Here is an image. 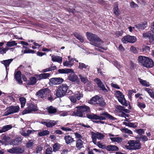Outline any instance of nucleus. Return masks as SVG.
<instances>
[{"instance_id": "59", "label": "nucleus", "mask_w": 154, "mask_h": 154, "mask_svg": "<svg viewBox=\"0 0 154 154\" xmlns=\"http://www.w3.org/2000/svg\"><path fill=\"white\" fill-rule=\"evenodd\" d=\"M97 145L100 148L104 149L106 148V147L102 143H101L100 142H99L97 143Z\"/></svg>"}, {"instance_id": "4", "label": "nucleus", "mask_w": 154, "mask_h": 154, "mask_svg": "<svg viewBox=\"0 0 154 154\" xmlns=\"http://www.w3.org/2000/svg\"><path fill=\"white\" fill-rule=\"evenodd\" d=\"M76 108L77 109L76 112H73L72 114V116L81 117L83 116V112H88L90 111V108L85 105L77 106Z\"/></svg>"}, {"instance_id": "7", "label": "nucleus", "mask_w": 154, "mask_h": 154, "mask_svg": "<svg viewBox=\"0 0 154 154\" xmlns=\"http://www.w3.org/2000/svg\"><path fill=\"white\" fill-rule=\"evenodd\" d=\"M20 107L19 106H11L7 107L5 109L3 116H7L8 115L17 112L19 111Z\"/></svg>"}, {"instance_id": "42", "label": "nucleus", "mask_w": 154, "mask_h": 154, "mask_svg": "<svg viewBox=\"0 0 154 154\" xmlns=\"http://www.w3.org/2000/svg\"><path fill=\"white\" fill-rule=\"evenodd\" d=\"M19 100L21 104V107H23L26 103V99L23 97H21L20 98Z\"/></svg>"}, {"instance_id": "63", "label": "nucleus", "mask_w": 154, "mask_h": 154, "mask_svg": "<svg viewBox=\"0 0 154 154\" xmlns=\"http://www.w3.org/2000/svg\"><path fill=\"white\" fill-rule=\"evenodd\" d=\"M61 129L62 130L65 131H72V129L70 128H66L64 127H60Z\"/></svg>"}, {"instance_id": "55", "label": "nucleus", "mask_w": 154, "mask_h": 154, "mask_svg": "<svg viewBox=\"0 0 154 154\" xmlns=\"http://www.w3.org/2000/svg\"><path fill=\"white\" fill-rule=\"evenodd\" d=\"M17 153H22L24 151V148L23 147H16Z\"/></svg>"}, {"instance_id": "25", "label": "nucleus", "mask_w": 154, "mask_h": 154, "mask_svg": "<svg viewBox=\"0 0 154 154\" xmlns=\"http://www.w3.org/2000/svg\"><path fill=\"white\" fill-rule=\"evenodd\" d=\"M52 60L54 62H57L59 63H61L62 61V58L58 56L53 55L51 57Z\"/></svg>"}, {"instance_id": "58", "label": "nucleus", "mask_w": 154, "mask_h": 154, "mask_svg": "<svg viewBox=\"0 0 154 154\" xmlns=\"http://www.w3.org/2000/svg\"><path fill=\"white\" fill-rule=\"evenodd\" d=\"M137 106L141 109L144 108L146 107V105L144 103L140 102L138 103Z\"/></svg>"}, {"instance_id": "1", "label": "nucleus", "mask_w": 154, "mask_h": 154, "mask_svg": "<svg viewBox=\"0 0 154 154\" xmlns=\"http://www.w3.org/2000/svg\"><path fill=\"white\" fill-rule=\"evenodd\" d=\"M86 35L88 39L91 42L90 43L91 45L100 48L101 45L103 43V42L95 34L87 32Z\"/></svg>"}, {"instance_id": "14", "label": "nucleus", "mask_w": 154, "mask_h": 154, "mask_svg": "<svg viewBox=\"0 0 154 154\" xmlns=\"http://www.w3.org/2000/svg\"><path fill=\"white\" fill-rule=\"evenodd\" d=\"M11 139L10 137L4 136L3 137L2 140H0V143L5 145H10V143H11Z\"/></svg>"}, {"instance_id": "17", "label": "nucleus", "mask_w": 154, "mask_h": 154, "mask_svg": "<svg viewBox=\"0 0 154 154\" xmlns=\"http://www.w3.org/2000/svg\"><path fill=\"white\" fill-rule=\"evenodd\" d=\"M109 135L110 136V139L111 140L114 142L120 143L123 140V138L121 137H114V135L111 134H109Z\"/></svg>"}, {"instance_id": "30", "label": "nucleus", "mask_w": 154, "mask_h": 154, "mask_svg": "<svg viewBox=\"0 0 154 154\" xmlns=\"http://www.w3.org/2000/svg\"><path fill=\"white\" fill-rule=\"evenodd\" d=\"M49 131L47 130H42L39 132L38 135L40 137L49 134Z\"/></svg>"}, {"instance_id": "57", "label": "nucleus", "mask_w": 154, "mask_h": 154, "mask_svg": "<svg viewBox=\"0 0 154 154\" xmlns=\"http://www.w3.org/2000/svg\"><path fill=\"white\" fill-rule=\"evenodd\" d=\"M60 147V145L58 143H55L53 146L54 151H56L58 150Z\"/></svg>"}, {"instance_id": "38", "label": "nucleus", "mask_w": 154, "mask_h": 154, "mask_svg": "<svg viewBox=\"0 0 154 154\" xmlns=\"http://www.w3.org/2000/svg\"><path fill=\"white\" fill-rule=\"evenodd\" d=\"M69 111H60L58 112V114L61 117H64L68 115Z\"/></svg>"}, {"instance_id": "54", "label": "nucleus", "mask_w": 154, "mask_h": 154, "mask_svg": "<svg viewBox=\"0 0 154 154\" xmlns=\"http://www.w3.org/2000/svg\"><path fill=\"white\" fill-rule=\"evenodd\" d=\"M135 131L140 135L144 134V130L142 129L136 130Z\"/></svg>"}, {"instance_id": "56", "label": "nucleus", "mask_w": 154, "mask_h": 154, "mask_svg": "<svg viewBox=\"0 0 154 154\" xmlns=\"http://www.w3.org/2000/svg\"><path fill=\"white\" fill-rule=\"evenodd\" d=\"M8 50V48H0V54H5Z\"/></svg>"}, {"instance_id": "53", "label": "nucleus", "mask_w": 154, "mask_h": 154, "mask_svg": "<svg viewBox=\"0 0 154 154\" xmlns=\"http://www.w3.org/2000/svg\"><path fill=\"white\" fill-rule=\"evenodd\" d=\"M122 131L124 133H127L130 134H133L132 131L127 128H124L122 129Z\"/></svg>"}, {"instance_id": "28", "label": "nucleus", "mask_w": 154, "mask_h": 154, "mask_svg": "<svg viewBox=\"0 0 154 154\" xmlns=\"http://www.w3.org/2000/svg\"><path fill=\"white\" fill-rule=\"evenodd\" d=\"M98 97L97 95L94 97L89 101L88 103L93 104H97Z\"/></svg>"}, {"instance_id": "21", "label": "nucleus", "mask_w": 154, "mask_h": 154, "mask_svg": "<svg viewBox=\"0 0 154 154\" xmlns=\"http://www.w3.org/2000/svg\"><path fill=\"white\" fill-rule=\"evenodd\" d=\"M147 23L146 22L139 24L136 25V28L140 31L146 28L147 26Z\"/></svg>"}, {"instance_id": "64", "label": "nucleus", "mask_w": 154, "mask_h": 154, "mask_svg": "<svg viewBox=\"0 0 154 154\" xmlns=\"http://www.w3.org/2000/svg\"><path fill=\"white\" fill-rule=\"evenodd\" d=\"M150 42L152 44H154V37L153 35L149 39Z\"/></svg>"}, {"instance_id": "9", "label": "nucleus", "mask_w": 154, "mask_h": 154, "mask_svg": "<svg viewBox=\"0 0 154 154\" xmlns=\"http://www.w3.org/2000/svg\"><path fill=\"white\" fill-rule=\"evenodd\" d=\"M137 39L134 36L128 35L124 36L121 39L122 42L125 44L128 43H133L136 42Z\"/></svg>"}, {"instance_id": "50", "label": "nucleus", "mask_w": 154, "mask_h": 154, "mask_svg": "<svg viewBox=\"0 0 154 154\" xmlns=\"http://www.w3.org/2000/svg\"><path fill=\"white\" fill-rule=\"evenodd\" d=\"M150 47L149 46L144 45L142 47V50L143 52H148L150 51Z\"/></svg>"}, {"instance_id": "41", "label": "nucleus", "mask_w": 154, "mask_h": 154, "mask_svg": "<svg viewBox=\"0 0 154 154\" xmlns=\"http://www.w3.org/2000/svg\"><path fill=\"white\" fill-rule=\"evenodd\" d=\"M17 44L15 41H13L8 42L6 44V46L8 47H11L16 45Z\"/></svg>"}, {"instance_id": "22", "label": "nucleus", "mask_w": 154, "mask_h": 154, "mask_svg": "<svg viewBox=\"0 0 154 154\" xmlns=\"http://www.w3.org/2000/svg\"><path fill=\"white\" fill-rule=\"evenodd\" d=\"M21 72L20 71L17 72L15 75V78L18 83L20 84H21L22 82L21 79Z\"/></svg>"}, {"instance_id": "31", "label": "nucleus", "mask_w": 154, "mask_h": 154, "mask_svg": "<svg viewBox=\"0 0 154 154\" xmlns=\"http://www.w3.org/2000/svg\"><path fill=\"white\" fill-rule=\"evenodd\" d=\"M97 104H99L101 106H105L106 105V103L104 102L103 98L98 97V99L97 100Z\"/></svg>"}, {"instance_id": "39", "label": "nucleus", "mask_w": 154, "mask_h": 154, "mask_svg": "<svg viewBox=\"0 0 154 154\" xmlns=\"http://www.w3.org/2000/svg\"><path fill=\"white\" fill-rule=\"evenodd\" d=\"M79 77L82 82L84 83H86L88 82V79L86 77H84L81 74L79 75Z\"/></svg>"}, {"instance_id": "49", "label": "nucleus", "mask_w": 154, "mask_h": 154, "mask_svg": "<svg viewBox=\"0 0 154 154\" xmlns=\"http://www.w3.org/2000/svg\"><path fill=\"white\" fill-rule=\"evenodd\" d=\"M114 13L117 16H119L120 14V12L119 10L118 7L117 6L114 8Z\"/></svg>"}, {"instance_id": "23", "label": "nucleus", "mask_w": 154, "mask_h": 154, "mask_svg": "<svg viewBox=\"0 0 154 154\" xmlns=\"http://www.w3.org/2000/svg\"><path fill=\"white\" fill-rule=\"evenodd\" d=\"M50 74L48 73H42L37 75V79L38 80H41L42 79H46L50 76Z\"/></svg>"}, {"instance_id": "18", "label": "nucleus", "mask_w": 154, "mask_h": 154, "mask_svg": "<svg viewBox=\"0 0 154 154\" xmlns=\"http://www.w3.org/2000/svg\"><path fill=\"white\" fill-rule=\"evenodd\" d=\"M71 73V74L69 76V79L73 82H78L79 79L77 75L74 73Z\"/></svg>"}, {"instance_id": "37", "label": "nucleus", "mask_w": 154, "mask_h": 154, "mask_svg": "<svg viewBox=\"0 0 154 154\" xmlns=\"http://www.w3.org/2000/svg\"><path fill=\"white\" fill-rule=\"evenodd\" d=\"M36 82V79L34 77H32L30 79L29 81L27 83L29 85H33Z\"/></svg>"}, {"instance_id": "24", "label": "nucleus", "mask_w": 154, "mask_h": 154, "mask_svg": "<svg viewBox=\"0 0 154 154\" xmlns=\"http://www.w3.org/2000/svg\"><path fill=\"white\" fill-rule=\"evenodd\" d=\"M58 72L60 73L67 74L69 73H73L74 71L72 69L66 68L59 69Z\"/></svg>"}, {"instance_id": "15", "label": "nucleus", "mask_w": 154, "mask_h": 154, "mask_svg": "<svg viewBox=\"0 0 154 154\" xmlns=\"http://www.w3.org/2000/svg\"><path fill=\"white\" fill-rule=\"evenodd\" d=\"M57 122V121L50 120L46 122H43L42 124L46 125L47 127L51 128L56 125Z\"/></svg>"}, {"instance_id": "2", "label": "nucleus", "mask_w": 154, "mask_h": 154, "mask_svg": "<svg viewBox=\"0 0 154 154\" xmlns=\"http://www.w3.org/2000/svg\"><path fill=\"white\" fill-rule=\"evenodd\" d=\"M87 117L89 119H98L100 120H104L107 118L109 119L115 120L116 119L109 114L107 112H103L100 114L99 116H97L95 114L91 113V114H87Z\"/></svg>"}, {"instance_id": "36", "label": "nucleus", "mask_w": 154, "mask_h": 154, "mask_svg": "<svg viewBox=\"0 0 154 154\" xmlns=\"http://www.w3.org/2000/svg\"><path fill=\"white\" fill-rule=\"evenodd\" d=\"M56 69V67L55 66H51L48 68L43 69L42 71V72H45L48 71L54 70Z\"/></svg>"}, {"instance_id": "27", "label": "nucleus", "mask_w": 154, "mask_h": 154, "mask_svg": "<svg viewBox=\"0 0 154 154\" xmlns=\"http://www.w3.org/2000/svg\"><path fill=\"white\" fill-rule=\"evenodd\" d=\"M12 60L13 59H11L4 60L2 61V63L4 64L6 70L7 72V74H8L7 67L9 66V64L12 61Z\"/></svg>"}, {"instance_id": "10", "label": "nucleus", "mask_w": 154, "mask_h": 154, "mask_svg": "<svg viewBox=\"0 0 154 154\" xmlns=\"http://www.w3.org/2000/svg\"><path fill=\"white\" fill-rule=\"evenodd\" d=\"M115 95L118 99L119 101L122 104L127 106V105L126 101L124 98V96L120 91H115Z\"/></svg>"}, {"instance_id": "6", "label": "nucleus", "mask_w": 154, "mask_h": 154, "mask_svg": "<svg viewBox=\"0 0 154 154\" xmlns=\"http://www.w3.org/2000/svg\"><path fill=\"white\" fill-rule=\"evenodd\" d=\"M68 88V86L66 84L61 85L58 87L56 92L57 97H60L65 95Z\"/></svg>"}, {"instance_id": "35", "label": "nucleus", "mask_w": 154, "mask_h": 154, "mask_svg": "<svg viewBox=\"0 0 154 154\" xmlns=\"http://www.w3.org/2000/svg\"><path fill=\"white\" fill-rule=\"evenodd\" d=\"M72 59L70 60L69 59V61L66 60L63 62V65L64 66L68 67H71L73 64V63L71 62Z\"/></svg>"}, {"instance_id": "8", "label": "nucleus", "mask_w": 154, "mask_h": 154, "mask_svg": "<svg viewBox=\"0 0 154 154\" xmlns=\"http://www.w3.org/2000/svg\"><path fill=\"white\" fill-rule=\"evenodd\" d=\"M129 145L126 146L129 149H140L141 145L139 141L130 140L128 142Z\"/></svg>"}, {"instance_id": "46", "label": "nucleus", "mask_w": 154, "mask_h": 154, "mask_svg": "<svg viewBox=\"0 0 154 154\" xmlns=\"http://www.w3.org/2000/svg\"><path fill=\"white\" fill-rule=\"evenodd\" d=\"M153 35L150 33V32H148L143 33V38H148L149 39Z\"/></svg>"}, {"instance_id": "32", "label": "nucleus", "mask_w": 154, "mask_h": 154, "mask_svg": "<svg viewBox=\"0 0 154 154\" xmlns=\"http://www.w3.org/2000/svg\"><path fill=\"white\" fill-rule=\"evenodd\" d=\"M47 110L48 112L50 114H54L57 112V109L52 106L48 108Z\"/></svg>"}, {"instance_id": "16", "label": "nucleus", "mask_w": 154, "mask_h": 154, "mask_svg": "<svg viewBox=\"0 0 154 154\" xmlns=\"http://www.w3.org/2000/svg\"><path fill=\"white\" fill-rule=\"evenodd\" d=\"M63 79L60 78H53L50 80L51 83L53 85L59 84L63 82Z\"/></svg>"}, {"instance_id": "47", "label": "nucleus", "mask_w": 154, "mask_h": 154, "mask_svg": "<svg viewBox=\"0 0 154 154\" xmlns=\"http://www.w3.org/2000/svg\"><path fill=\"white\" fill-rule=\"evenodd\" d=\"M88 67V65H86L84 63H79L78 68L79 69H86Z\"/></svg>"}, {"instance_id": "20", "label": "nucleus", "mask_w": 154, "mask_h": 154, "mask_svg": "<svg viewBox=\"0 0 154 154\" xmlns=\"http://www.w3.org/2000/svg\"><path fill=\"white\" fill-rule=\"evenodd\" d=\"M22 140V139L20 137H17L15 140L11 139L10 145L13 146L18 145L21 143Z\"/></svg>"}, {"instance_id": "26", "label": "nucleus", "mask_w": 154, "mask_h": 154, "mask_svg": "<svg viewBox=\"0 0 154 154\" xmlns=\"http://www.w3.org/2000/svg\"><path fill=\"white\" fill-rule=\"evenodd\" d=\"M106 149L109 151H116L119 150L118 148L115 145H108L107 146Z\"/></svg>"}, {"instance_id": "13", "label": "nucleus", "mask_w": 154, "mask_h": 154, "mask_svg": "<svg viewBox=\"0 0 154 154\" xmlns=\"http://www.w3.org/2000/svg\"><path fill=\"white\" fill-rule=\"evenodd\" d=\"M94 81L97 83L98 87L101 90L105 91H107L106 89L105 88L104 85L99 79L97 78H96L94 79Z\"/></svg>"}, {"instance_id": "51", "label": "nucleus", "mask_w": 154, "mask_h": 154, "mask_svg": "<svg viewBox=\"0 0 154 154\" xmlns=\"http://www.w3.org/2000/svg\"><path fill=\"white\" fill-rule=\"evenodd\" d=\"M42 147L40 146H38L36 147L35 150L33 152L37 154L38 153L42 151Z\"/></svg>"}, {"instance_id": "61", "label": "nucleus", "mask_w": 154, "mask_h": 154, "mask_svg": "<svg viewBox=\"0 0 154 154\" xmlns=\"http://www.w3.org/2000/svg\"><path fill=\"white\" fill-rule=\"evenodd\" d=\"M75 135L76 137V138H78L79 139H83V138L82 137V136L80 134L76 132L75 133Z\"/></svg>"}, {"instance_id": "52", "label": "nucleus", "mask_w": 154, "mask_h": 154, "mask_svg": "<svg viewBox=\"0 0 154 154\" xmlns=\"http://www.w3.org/2000/svg\"><path fill=\"white\" fill-rule=\"evenodd\" d=\"M7 151L11 153H17L16 147H13L12 148L7 150Z\"/></svg>"}, {"instance_id": "48", "label": "nucleus", "mask_w": 154, "mask_h": 154, "mask_svg": "<svg viewBox=\"0 0 154 154\" xmlns=\"http://www.w3.org/2000/svg\"><path fill=\"white\" fill-rule=\"evenodd\" d=\"M68 98L70 100L71 102L74 103H75L77 101L76 98L75 96V95L69 96Z\"/></svg>"}, {"instance_id": "43", "label": "nucleus", "mask_w": 154, "mask_h": 154, "mask_svg": "<svg viewBox=\"0 0 154 154\" xmlns=\"http://www.w3.org/2000/svg\"><path fill=\"white\" fill-rule=\"evenodd\" d=\"M76 99L79 100L83 97V94L82 92H77L75 94Z\"/></svg>"}, {"instance_id": "3", "label": "nucleus", "mask_w": 154, "mask_h": 154, "mask_svg": "<svg viewBox=\"0 0 154 154\" xmlns=\"http://www.w3.org/2000/svg\"><path fill=\"white\" fill-rule=\"evenodd\" d=\"M138 61L140 65L147 68H151L154 66L152 60L149 57L140 56L138 57Z\"/></svg>"}, {"instance_id": "29", "label": "nucleus", "mask_w": 154, "mask_h": 154, "mask_svg": "<svg viewBox=\"0 0 154 154\" xmlns=\"http://www.w3.org/2000/svg\"><path fill=\"white\" fill-rule=\"evenodd\" d=\"M123 124L126 126L133 128H136L137 126V122L133 123L131 122H123Z\"/></svg>"}, {"instance_id": "44", "label": "nucleus", "mask_w": 154, "mask_h": 154, "mask_svg": "<svg viewBox=\"0 0 154 154\" xmlns=\"http://www.w3.org/2000/svg\"><path fill=\"white\" fill-rule=\"evenodd\" d=\"M34 143V141L32 140H29L26 143V146L27 148H32Z\"/></svg>"}, {"instance_id": "11", "label": "nucleus", "mask_w": 154, "mask_h": 154, "mask_svg": "<svg viewBox=\"0 0 154 154\" xmlns=\"http://www.w3.org/2000/svg\"><path fill=\"white\" fill-rule=\"evenodd\" d=\"M91 133L92 141L95 144H97V138L99 140H101L104 137V136L103 134L98 132L95 133L91 132Z\"/></svg>"}, {"instance_id": "5", "label": "nucleus", "mask_w": 154, "mask_h": 154, "mask_svg": "<svg viewBox=\"0 0 154 154\" xmlns=\"http://www.w3.org/2000/svg\"><path fill=\"white\" fill-rule=\"evenodd\" d=\"M36 94L38 97L43 99L49 98L51 96L50 90L48 88L39 90L37 92Z\"/></svg>"}, {"instance_id": "60", "label": "nucleus", "mask_w": 154, "mask_h": 154, "mask_svg": "<svg viewBox=\"0 0 154 154\" xmlns=\"http://www.w3.org/2000/svg\"><path fill=\"white\" fill-rule=\"evenodd\" d=\"M130 51L134 54H136L137 53V51L136 48L133 46H132L130 48Z\"/></svg>"}, {"instance_id": "40", "label": "nucleus", "mask_w": 154, "mask_h": 154, "mask_svg": "<svg viewBox=\"0 0 154 154\" xmlns=\"http://www.w3.org/2000/svg\"><path fill=\"white\" fill-rule=\"evenodd\" d=\"M12 127L11 125H9L3 126L2 127V128L3 129V130L4 132H5L8 131V130L11 129L12 128Z\"/></svg>"}, {"instance_id": "12", "label": "nucleus", "mask_w": 154, "mask_h": 154, "mask_svg": "<svg viewBox=\"0 0 154 154\" xmlns=\"http://www.w3.org/2000/svg\"><path fill=\"white\" fill-rule=\"evenodd\" d=\"M38 110L36 106L34 104H30L22 112V114L24 115L30 113L33 111H35Z\"/></svg>"}, {"instance_id": "45", "label": "nucleus", "mask_w": 154, "mask_h": 154, "mask_svg": "<svg viewBox=\"0 0 154 154\" xmlns=\"http://www.w3.org/2000/svg\"><path fill=\"white\" fill-rule=\"evenodd\" d=\"M74 35L75 37L81 42H84V39L83 38L81 35L78 33H75L74 34Z\"/></svg>"}, {"instance_id": "19", "label": "nucleus", "mask_w": 154, "mask_h": 154, "mask_svg": "<svg viewBox=\"0 0 154 154\" xmlns=\"http://www.w3.org/2000/svg\"><path fill=\"white\" fill-rule=\"evenodd\" d=\"M66 143L67 144H71L74 141V139L71 136L68 135L65 136L64 137Z\"/></svg>"}, {"instance_id": "33", "label": "nucleus", "mask_w": 154, "mask_h": 154, "mask_svg": "<svg viewBox=\"0 0 154 154\" xmlns=\"http://www.w3.org/2000/svg\"><path fill=\"white\" fill-rule=\"evenodd\" d=\"M76 147L79 149H80L82 147L83 141L81 139H78L76 141Z\"/></svg>"}, {"instance_id": "34", "label": "nucleus", "mask_w": 154, "mask_h": 154, "mask_svg": "<svg viewBox=\"0 0 154 154\" xmlns=\"http://www.w3.org/2000/svg\"><path fill=\"white\" fill-rule=\"evenodd\" d=\"M138 79L140 83L143 86L146 87H148L149 86V82H147L146 81L143 80L140 78H139Z\"/></svg>"}, {"instance_id": "62", "label": "nucleus", "mask_w": 154, "mask_h": 154, "mask_svg": "<svg viewBox=\"0 0 154 154\" xmlns=\"http://www.w3.org/2000/svg\"><path fill=\"white\" fill-rule=\"evenodd\" d=\"M52 149L51 148H47L45 151V154H52Z\"/></svg>"}]
</instances>
